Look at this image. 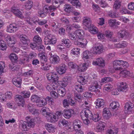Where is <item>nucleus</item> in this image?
I'll return each instance as SVG.
<instances>
[{"label":"nucleus","mask_w":134,"mask_h":134,"mask_svg":"<svg viewBox=\"0 0 134 134\" xmlns=\"http://www.w3.org/2000/svg\"><path fill=\"white\" fill-rule=\"evenodd\" d=\"M70 81V78L66 76L64 77L62 81H53L51 85L53 90H56L59 86H60L65 87L67 84Z\"/></svg>","instance_id":"f257e3e1"},{"label":"nucleus","mask_w":134,"mask_h":134,"mask_svg":"<svg viewBox=\"0 0 134 134\" xmlns=\"http://www.w3.org/2000/svg\"><path fill=\"white\" fill-rule=\"evenodd\" d=\"M83 25L89 30L91 33L94 34L97 33L98 30L97 28L91 24V21L90 18H86L83 19Z\"/></svg>","instance_id":"f03ea898"},{"label":"nucleus","mask_w":134,"mask_h":134,"mask_svg":"<svg viewBox=\"0 0 134 134\" xmlns=\"http://www.w3.org/2000/svg\"><path fill=\"white\" fill-rule=\"evenodd\" d=\"M129 66L127 62L122 60H115L113 62V67L115 70H122V66L126 69Z\"/></svg>","instance_id":"7ed1b4c3"},{"label":"nucleus","mask_w":134,"mask_h":134,"mask_svg":"<svg viewBox=\"0 0 134 134\" xmlns=\"http://www.w3.org/2000/svg\"><path fill=\"white\" fill-rule=\"evenodd\" d=\"M51 98L49 97H47L46 99L40 100V98L36 94L32 95L31 97V100L32 102L39 103L38 106L39 107H42L46 105L47 103V100L49 101Z\"/></svg>","instance_id":"20e7f679"},{"label":"nucleus","mask_w":134,"mask_h":134,"mask_svg":"<svg viewBox=\"0 0 134 134\" xmlns=\"http://www.w3.org/2000/svg\"><path fill=\"white\" fill-rule=\"evenodd\" d=\"M93 76H92L91 78H93V82H92L88 87V90L91 91H95L96 90L99 88H100L101 86L99 85V83H100L99 81L98 77L96 74H94Z\"/></svg>","instance_id":"39448f33"},{"label":"nucleus","mask_w":134,"mask_h":134,"mask_svg":"<svg viewBox=\"0 0 134 134\" xmlns=\"http://www.w3.org/2000/svg\"><path fill=\"white\" fill-rule=\"evenodd\" d=\"M58 125L60 127L63 126L64 130L67 132H71L73 130L71 124L65 119L60 120L59 121Z\"/></svg>","instance_id":"423d86ee"},{"label":"nucleus","mask_w":134,"mask_h":134,"mask_svg":"<svg viewBox=\"0 0 134 134\" xmlns=\"http://www.w3.org/2000/svg\"><path fill=\"white\" fill-rule=\"evenodd\" d=\"M48 31V32H50L49 31ZM48 33L49 34L47 35V37H46L44 39V43L46 45L49 44L53 45L56 42V38L54 35Z\"/></svg>","instance_id":"0eeeda50"},{"label":"nucleus","mask_w":134,"mask_h":134,"mask_svg":"<svg viewBox=\"0 0 134 134\" xmlns=\"http://www.w3.org/2000/svg\"><path fill=\"white\" fill-rule=\"evenodd\" d=\"M36 54L34 52H32L28 55L26 52H24L22 53V57L20 59L21 62L24 64L25 62H27L30 59H31L35 56Z\"/></svg>","instance_id":"6e6552de"},{"label":"nucleus","mask_w":134,"mask_h":134,"mask_svg":"<svg viewBox=\"0 0 134 134\" xmlns=\"http://www.w3.org/2000/svg\"><path fill=\"white\" fill-rule=\"evenodd\" d=\"M46 76L48 80L51 81H57L58 80L57 72L53 70L48 73Z\"/></svg>","instance_id":"1a4fd4ad"},{"label":"nucleus","mask_w":134,"mask_h":134,"mask_svg":"<svg viewBox=\"0 0 134 134\" xmlns=\"http://www.w3.org/2000/svg\"><path fill=\"white\" fill-rule=\"evenodd\" d=\"M78 41L74 42L75 44L82 48L85 47L87 43V41L85 39H82L79 37Z\"/></svg>","instance_id":"9d476101"},{"label":"nucleus","mask_w":134,"mask_h":134,"mask_svg":"<svg viewBox=\"0 0 134 134\" xmlns=\"http://www.w3.org/2000/svg\"><path fill=\"white\" fill-rule=\"evenodd\" d=\"M18 29L16 24L12 23L7 26L6 31L9 33H14L17 31Z\"/></svg>","instance_id":"9b49d317"},{"label":"nucleus","mask_w":134,"mask_h":134,"mask_svg":"<svg viewBox=\"0 0 134 134\" xmlns=\"http://www.w3.org/2000/svg\"><path fill=\"white\" fill-rule=\"evenodd\" d=\"M11 11L16 16L19 18L22 19L24 18L21 11L17 7H13L11 8Z\"/></svg>","instance_id":"f8f14e48"},{"label":"nucleus","mask_w":134,"mask_h":134,"mask_svg":"<svg viewBox=\"0 0 134 134\" xmlns=\"http://www.w3.org/2000/svg\"><path fill=\"white\" fill-rule=\"evenodd\" d=\"M5 40L7 42L8 46L12 47L15 43L16 40L13 36L8 35L5 38Z\"/></svg>","instance_id":"ddd939ff"},{"label":"nucleus","mask_w":134,"mask_h":134,"mask_svg":"<svg viewBox=\"0 0 134 134\" xmlns=\"http://www.w3.org/2000/svg\"><path fill=\"white\" fill-rule=\"evenodd\" d=\"M92 64L94 65H98L99 66L104 67L105 66L104 60L102 58H98L96 61H93Z\"/></svg>","instance_id":"4468645a"},{"label":"nucleus","mask_w":134,"mask_h":134,"mask_svg":"<svg viewBox=\"0 0 134 134\" xmlns=\"http://www.w3.org/2000/svg\"><path fill=\"white\" fill-rule=\"evenodd\" d=\"M133 104L130 102L126 103L124 106L125 112L127 113H130L132 111L133 108Z\"/></svg>","instance_id":"2eb2a0df"},{"label":"nucleus","mask_w":134,"mask_h":134,"mask_svg":"<svg viewBox=\"0 0 134 134\" xmlns=\"http://www.w3.org/2000/svg\"><path fill=\"white\" fill-rule=\"evenodd\" d=\"M26 122L30 127H34L35 125L36 122L35 118H32L29 116H27L26 118Z\"/></svg>","instance_id":"dca6fc26"},{"label":"nucleus","mask_w":134,"mask_h":134,"mask_svg":"<svg viewBox=\"0 0 134 134\" xmlns=\"http://www.w3.org/2000/svg\"><path fill=\"white\" fill-rule=\"evenodd\" d=\"M67 67L64 64H62L58 67H56V69L57 72L60 75H62L66 71Z\"/></svg>","instance_id":"f3484780"},{"label":"nucleus","mask_w":134,"mask_h":134,"mask_svg":"<svg viewBox=\"0 0 134 134\" xmlns=\"http://www.w3.org/2000/svg\"><path fill=\"white\" fill-rule=\"evenodd\" d=\"M74 111L73 110L68 109L64 110L63 111V116L66 119H69L74 113Z\"/></svg>","instance_id":"a211bd4d"},{"label":"nucleus","mask_w":134,"mask_h":134,"mask_svg":"<svg viewBox=\"0 0 134 134\" xmlns=\"http://www.w3.org/2000/svg\"><path fill=\"white\" fill-rule=\"evenodd\" d=\"M19 38L20 41L22 44L26 46H27L30 42L29 39L27 37L25 34H22L20 35Z\"/></svg>","instance_id":"6ab92c4d"},{"label":"nucleus","mask_w":134,"mask_h":134,"mask_svg":"<svg viewBox=\"0 0 134 134\" xmlns=\"http://www.w3.org/2000/svg\"><path fill=\"white\" fill-rule=\"evenodd\" d=\"M103 46L101 44L93 48V52L95 54H100L103 52Z\"/></svg>","instance_id":"aec40b11"},{"label":"nucleus","mask_w":134,"mask_h":134,"mask_svg":"<svg viewBox=\"0 0 134 134\" xmlns=\"http://www.w3.org/2000/svg\"><path fill=\"white\" fill-rule=\"evenodd\" d=\"M94 104H96V108L103 107L105 104L104 100L103 99L99 98L96 100Z\"/></svg>","instance_id":"412c9836"},{"label":"nucleus","mask_w":134,"mask_h":134,"mask_svg":"<svg viewBox=\"0 0 134 134\" xmlns=\"http://www.w3.org/2000/svg\"><path fill=\"white\" fill-rule=\"evenodd\" d=\"M118 90L120 92H123L127 88V84L125 82L121 81L118 83Z\"/></svg>","instance_id":"4be33fe9"},{"label":"nucleus","mask_w":134,"mask_h":134,"mask_svg":"<svg viewBox=\"0 0 134 134\" xmlns=\"http://www.w3.org/2000/svg\"><path fill=\"white\" fill-rule=\"evenodd\" d=\"M46 130L49 133H54L55 132V126L51 124L47 123L45 126Z\"/></svg>","instance_id":"5701e85b"},{"label":"nucleus","mask_w":134,"mask_h":134,"mask_svg":"<svg viewBox=\"0 0 134 134\" xmlns=\"http://www.w3.org/2000/svg\"><path fill=\"white\" fill-rule=\"evenodd\" d=\"M15 99L16 102L20 104L19 106L22 107L25 104V102L24 98L21 95H16Z\"/></svg>","instance_id":"b1692460"},{"label":"nucleus","mask_w":134,"mask_h":134,"mask_svg":"<svg viewBox=\"0 0 134 134\" xmlns=\"http://www.w3.org/2000/svg\"><path fill=\"white\" fill-rule=\"evenodd\" d=\"M88 65V63H85L81 64L78 66V70L80 72H84L87 69Z\"/></svg>","instance_id":"393cba45"},{"label":"nucleus","mask_w":134,"mask_h":134,"mask_svg":"<svg viewBox=\"0 0 134 134\" xmlns=\"http://www.w3.org/2000/svg\"><path fill=\"white\" fill-rule=\"evenodd\" d=\"M73 123L75 131L80 130V128L82 124L81 122L79 120H75L74 121Z\"/></svg>","instance_id":"a878e982"},{"label":"nucleus","mask_w":134,"mask_h":134,"mask_svg":"<svg viewBox=\"0 0 134 134\" xmlns=\"http://www.w3.org/2000/svg\"><path fill=\"white\" fill-rule=\"evenodd\" d=\"M103 117L106 119H108L111 116V112L108 108H104L103 111Z\"/></svg>","instance_id":"bb28decb"},{"label":"nucleus","mask_w":134,"mask_h":134,"mask_svg":"<svg viewBox=\"0 0 134 134\" xmlns=\"http://www.w3.org/2000/svg\"><path fill=\"white\" fill-rule=\"evenodd\" d=\"M101 118V114L99 112H96L93 115H92L90 119H92L95 122L99 121Z\"/></svg>","instance_id":"cd10ccee"},{"label":"nucleus","mask_w":134,"mask_h":134,"mask_svg":"<svg viewBox=\"0 0 134 134\" xmlns=\"http://www.w3.org/2000/svg\"><path fill=\"white\" fill-rule=\"evenodd\" d=\"M88 76L84 75L79 76L78 78V81L82 85H85L87 82Z\"/></svg>","instance_id":"c85d7f7f"},{"label":"nucleus","mask_w":134,"mask_h":134,"mask_svg":"<svg viewBox=\"0 0 134 134\" xmlns=\"http://www.w3.org/2000/svg\"><path fill=\"white\" fill-rule=\"evenodd\" d=\"M50 60L52 63L56 64L59 63L60 59L59 57L57 55H53L50 57Z\"/></svg>","instance_id":"c756f323"},{"label":"nucleus","mask_w":134,"mask_h":134,"mask_svg":"<svg viewBox=\"0 0 134 134\" xmlns=\"http://www.w3.org/2000/svg\"><path fill=\"white\" fill-rule=\"evenodd\" d=\"M105 127V123L102 122H100L96 128V131L98 132L103 131Z\"/></svg>","instance_id":"7c9ffc66"},{"label":"nucleus","mask_w":134,"mask_h":134,"mask_svg":"<svg viewBox=\"0 0 134 134\" xmlns=\"http://www.w3.org/2000/svg\"><path fill=\"white\" fill-rule=\"evenodd\" d=\"M22 80L20 78L15 77L12 79L13 84L16 86L19 87L21 86Z\"/></svg>","instance_id":"2f4dec72"},{"label":"nucleus","mask_w":134,"mask_h":134,"mask_svg":"<svg viewBox=\"0 0 134 134\" xmlns=\"http://www.w3.org/2000/svg\"><path fill=\"white\" fill-rule=\"evenodd\" d=\"M27 107L29 111L32 114L35 115L38 113V109H34L32 104H28L27 106Z\"/></svg>","instance_id":"473e14b6"},{"label":"nucleus","mask_w":134,"mask_h":134,"mask_svg":"<svg viewBox=\"0 0 134 134\" xmlns=\"http://www.w3.org/2000/svg\"><path fill=\"white\" fill-rule=\"evenodd\" d=\"M80 49L78 48H74L71 50V53L75 57H77L80 54Z\"/></svg>","instance_id":"72a5a7b5"},{"label":"nucleus","mask_w":134,"mask_h":134,"mask_svg":"<svg viewBox=\"0 0 134 134\" xmlns=\"http://www.w3.org/2000/svg\"><path fill=\"white\" fill-rule=\"evenodd\" d=\"M33 6V2L31 0H28L25 3V9L29 10H30L32 7Z\"/></svg>","instance_id":"f704fd0d"},{"label":"nucleus","mask_w":134,"mask_h":134,"mask_svg":"<svg viewBox=\"0 0 134 134\" xmlns=\"http://www.w3.org/2000/svg\"><path fill=\"white\" fill-rule=\"evenodd\" d=\"M20 126L21 127V129L24 131H27L29 127L26 121H22V122H20Z\"/></svg>","instance_id":"c9c22d12"},{"label":"nucleus","mask_w":134,"mask_h":134,"mask_svg":"<svg viewBox=\"0 0 134 134\" xmlns=\"http://www.w3.org/2000/svg\"><path fill=\"white\" fill-rule=\"evenodd\" d=\"M62 86L60 87L58 90V94L62 97H63L66 93V90L65 88Z\"/></svg>","instance_id":"e433bc0d"},{"label":"nucleus","mask_w":134,"mask_h":134,"mask_svg":"<svg viewBox=\"0 0 134 134\" xmlns=\"http://www.w3.org/2000/svg\"><path fill=\"white\" fill-rule=\"evenodd\" d=\"M119 106V103L116 101L113 102L109 105L110 108L112 109H117Z\"/></svg>","instance_id":"4c0bfd02"},{"label":"nucleus","mask_w":134,"mask_h":134,"mask_svg":"<svg viewBox=\"0 0 134 134\" xmlns=\"http://www.w3.org/2000/svg\"><path fill=\"white\" fill-rule=\"evenodd\" d=\"M56 116L55 115L50 113L48 115V121L51 122H55L56 120Z\"/></svg>","instance_id":"58836bf2"},{"label":"nucleus","mask_w":134,"mask_h":134,"mask_svg":"<svg viewBox=\"0 0 134 134\" xmlns=\"http://www.w3.org/2000/svg\"><path fill=\"white\" fill-rule=\"evenodd\" d=\"M44 54V53H40L38 54V56L40 58L41 63H43V62L46 63L47 61V57L45 56Z\"/></svg>","instance_id":"ea45409f"},{"label":"nucleus","mask_w":134,"mask_h":134,"mask_svg":"<svg viewBox=\"0 0 134 134\" xmlns=\"http://www.w3.org/2000/svg\"><path fill=\"white\" fill-rule=\"evenodd\" d=\"M127 45V43L125 41H122L119 43L115 45V46L118 48H123L126 47Z\"/></svg>","instance_id":"a19ab883"},{"label":"nucleus","mask_w":134,"mask_h":134,"mask_svg":"<svg viewBox=\"0 0 134 134\" xmlns=\"http://www.w3.org/2000/svg\"><path fill=\"white\" fill-rule=\"evenodd\" d=\"M118 36L121 38H123L124 37H126L128 35L127 31L124 30L120 31L118 33Z\"/></svg>","instance_id":"79ce46f5"},{"label":"nucleus","mask_w":134,"mask_h":134,"mask_svg":"<svg viewBox=\"0 0 134 134\" xmlns=\"http://www.w3.org/2000/svg\"><path fill=\"white\" fill-rule=\"evenodd\" d=\"M69 38L72 40L74 41V42L75 41H78L79 37H77L75 32H72L69 34Z\"/></svg>","instance_id":"37998d69"},{"label":"nucleus","mask_w":134,"mask_h":134,"mask_svg":"<svg viewBox=\"0 0 134 134\" xmlns=\"http://www.w3.org/2000/svg\"><path fill=\"white\" fill-rule=\"evenodd\" d=\"M96 2L97 3L99 4L100 6L103 8H105L107 7L108 4L104 0H96Z\"/></svg>","instance_id":"c03bdc74"},{"label":"nucleus","mask_w":134,"mask_h":134,"mask_svg":"<svg viewBox=\"0 0 134 134\" xmlns=\"http://www.w3.org/2000/svg\"><path fill=\"white\" fill-rule=\"evenodd\" d=\"M130 74L129 71L127 70H124L121 71L119 74L120 76L123 77H126Z\"/></svg>","instance_id":"a18cd8bd"},{"label":"nucleus","mask_w":134,"mask_h":134,"mask_svg":"<svg viewBox=\"0 0 134 134\" xmlns=\"http://www.w3.org/2000/svg\"><path fill=\"white\" fill-rule=\"evenodd\" d=\"M69 2L71 3L74 6H76V7H80L81 3L78 0H68Z\"/></svg>","instance_id":"49530a36"},{"label":"nucleus","mask_w":134,"mask_h":134,"mask_svg":"<svg viewBox=\"0 0 134 134\" xmlns=\"http://www.w3.org/2000/svg\"><path fill=\"white\" fill-rule=\"evenodd\" d=\"M7 48V44L3 40L0 41V49L3 51L5 50Z\"/></svg>","instance_id":"de8ad7c7"},{"label":"nucleus","mask_w":134,"mask_h":134,"mask_svg":"<svg viewBox=\"0 0 134 134\" xmlns=\"http://www.w3.org/2000/svg\"><path fill=\"white\" fill-rule=\"evenodd\" d=\"M85 115L88 118L90 119V118L92 116L91 112L88 109H86L84 111Z\"/></svg>","instance_id":"09e8293b"},{"label":"nucleus","mask_w":134,"mask_h":134,"mask_svg":"<svg viewBox=\"0 0 134 134\" xmlns=\"http://www.w3.org/2000/svg\"><path fill=\"white\" fill-rule=\"evenodd\" d=\"M44 63H45L43 62V63H41V65L42 66L41 67V69L44 70H49V68L51 67V65H49L46 63L45 64V65Z\"/></svg>","instance_id":"8fccbe9b"},{"label":"nucleus","mask_w":134,"mask_h":134,"mask_svg":"<svg viewBox=\"0 0 134 134\" xmlns=\"http://www.w3.org/2000/svg\"><path fill=\"white\" fill-rule=\"evenodd\" d=\"M33 40L35 42L38 44H41L42 42L41 38L38 35L35 36Z\"/></svg>","instance_id":"3c124183"},{"label":"nucleus","mask_w":134,"mask_h":134,"mask_svg":"<svg viewBox=\"0 0 134 134\" xmlns=\"http://www.w3.org/2000/svg\"><path fill=\"white\" fill-rule=\"evenodd\" d=\"M74 98L76 102H80L82 100V96L80 94L76 93L74 94Z\"/></svg>","instance_id":"603ef678"},{"label":"nucleus","mask_w":134,"mask_h":134,"mask_svg":"<svg viewBox=\"0 0 134 134\" xmlns=\"http://www.w3.org/2000/svg\"><path fill=\"white\" fill-rule=\"evenodd\" d=\"M104 34L105 35V36L107 38H111L113 35V32L109 30H107L105 32Z\"/></svg>","instance_id":"864d4df0"},{"label":"nucleus","mask_w":134,"mask_h":134,"mask_svg":"<svg viewBox=\"0 0 134 134\" xmlns=\"http://www.w3.org/2000/svg\"><path fill=\"white\" fill-rule=\"evenodd\" d=\"M48 109V108L46 107H44L42 108L41 110L42 111V114L43 115L46 116L49 114L50 113L47 112Z\"/></svg>","instance_id":"5fc2aeb1"},{"label":"nucleus","mask_w":134,"mask_h":134,"mask_svg":"<svg viewBox=\"0 0 134 134\" xmlns=\"http://www.w3.org/2000/svg\"><path fill=\"white\" fill-rule=\"evenodd\" d=\"M10 59L13 62L16 61L18 59V57L15 54L12 53L10 55Z\"/></svg>","instance_id":"6e6d98bb"},{"label":"nucleus","mask_w":134,"mask_h":134,"mask_svg":"<svg viewBox=\"0 0 134 134\" xmlns=\"http://www.w3.org/2000/svg\"><path fill=\"white\" fill-rule=\"evenodd\" d=\"M90 54L89 51H86L83 52V53L82 59L84 60L87 59L89 58V55Z\"/></svg>","instance_id":"4d7b16f0"},{"label":"nucleus","mask_w":134,"mask_h":134,"mask_svg":"<svg viewBox=\"0 0 134 134\" xmlns=\"http://www.w3.org/2000/svg\"><path fill=\"white\" fill-rule=\"evenodd\" d=\"M81 117L83 121V123L85 125H88L90 123V121L88 119V118L85 116V115L84 116L82 115H81Z\"/></svg>","instance_id":"13d9d810"},{"label":"nucleus","mask_w":134,"mask_h":134,"mask_svg":"<svg viewBox=\"0 0 134 134\" xmlns=\"http://www.w3.org/2000/svg\"><path fill=\"white\" fill-rule=\"evenodd\" d=\"M33 73V71L32 70H30L27 72L24 73L23 75L25 77H29L32 76Z\"/></svg>","instance_id":"bf43d9fd"},{"label":"nucleus","mask_w":134,"mask_h":134,"mask_svg":"<svg viewBox=\"0 0 134 134\" xmlns=\"http://www.w3.org/2000/svg\"><path fill=\"white\" fill-rule=\"evenodd\" d=\"M118 129L115 128L109 130L108 131V134H117L118 132Z\"/></svg>","instance_id":"052dcab7"},{"label":"nucleus","mask_w":134,"mask_h":134,"mask_svg":"<svg viewBox=\"0 0 134 134\" xmlns=\"http://www.w3.org/2000/svg\"><path fill=\"white\" fill-rule=\"evenodd\" d=\"M75 33L78 37L83 36L84 35V32L82 30H78L76 31Z\"/></svg>","instance_id":"680f3d73"},{"label":"nucleus","mask_w":134,"mask_h":134,"mask_svg":"<svg viewBox=\"0 0 134 134\" xmlns=\"http://www.w3.org/2000/svg\"><path fill=\"white\" fill-rule=\"evenodd\" d=\"M121 5V2L120 1H115L113 8L115 10H117L119 9Z\"/></svg>","instance_id":"e2e57ef3"},{"label":"nucleus","mask_w":134,"mask_h":134,"mask_svg":"<svg viewBox=\"0 0 134 134\" xmlns=\"http://www.w3.org/2000/svg\"><path fill=\"white\" fill-rule=\"evenodd\" d=\"M62 43L68 46V47H70L71 45V42L70 40L68 39L64 38L62 40Z\"/></svg>","instance_id":"0e129e2a"},{"label":"nucleus","mask_w":134,"mask_h":134,"mask_svg":"<svg viewBox=\"0 0 134 134\" xmlns=\"http://www.w3.org/2000/svg\"><path fill=\"white\" fill-rule=\"evenodd\" d=\"M75 88L76 90L79 92H83V90L82 86L80 84L76 85Z\"/></svg>","instance_id":"69168bd1"},{"label":"nucleus","mask_w":134,"mask_h":134,"mask_svg":"<svg viewBox=\"0 0 134 134\" xmlns=\"http://www.w3.org/2000/svg\"><path fill=\"white\" fill-rule=\"evenodd\" d=\"M112 86L110 83H108L105 85L104 87V89L108 91H110L112 89Z\"/></svg>","instance_id":"338daca9"},{"label":"nucleus","mask_w":134,"mask_h":134,"mask_svg":"<svg viewBox=\"0 0 134 134\" xmlns=\"http://www.w3.org/2000/svg\"><path fill=\"white\" fill-rule=\"evenodd\" d=\"M21 94L24 98H27L30 97V93L29 91H24L21 92Z\"/></svg>","instance_id":"774afa93"}]
</instances>
